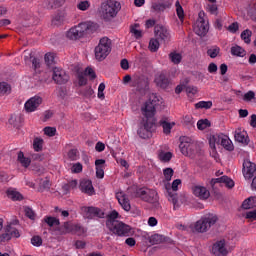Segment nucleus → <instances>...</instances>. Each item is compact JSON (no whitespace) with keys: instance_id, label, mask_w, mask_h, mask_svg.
I'll return each mask as SVG.
<instances>
[{"instance_id":"1","label":"nucleus","mask_w":256,"mask_h":256,"mask_svg":"<svg viewBox=\"0 0 256 256\" xmlns=\"http://www.w3.org/2000/svg\"><path fill=\"white\" fill-rule=\"evenodd\" d=\"M96 26L93 22H81L77 26H74L69 29L66 33V37L71 39L72 41H77V39H81V37H85L86 33H93L95 31Z\"/></svg>"},{"instance_id":"2","label":"nucleus","mask_w":256,"mask_h":256,"mask_svg":"<svg viewBox=\"0 0 256 256\" xmlns=\"http://www.w3.org/2000/svg\"><path fill=\"white\" fill-rule=\"evenodd\" d=\"M161 103L160 97L157 94H151L149 99L141 106L142 120L155 121V113L157 106Z\"/></svg>"},{"instance_id":"3","label":"nucleus","mask_w":256,"mask_h":256,"mask_svg":"<svg viewBox=\"0 0 256 256\" xmlns=\"http://www.w3.org/2000/svg\"><path fill=\"white\" fill-rule=\"evenodd\" d=\"M119 11H121V3L115 0H107L100 6V17L104 21H111V19L117 17Z\"/></svg>"},{"instance_id":"4","label":"nucleus","mask_w":256,"mask_h":256,"mask_svg":"<svg viewBox=\"0 0 256 256\" xmlns=\"http://www.w3.org/2000/svg\"><path fill=\"white\" fill-rule=\"evenodd\" d=\"M135 197H139L146 203H151L155 209H159L161 207V204H159V194L157 193V190L137 188L135 191Z\"/></svg>"},{"instance_id":"5","label":"nucleus","mask_w":256,"mask_h":256,"mask_svg":"<svg viewBox=\"0 0 256 256\" xmlns=\"http://www.w3.org/2000/svg\"><path fill=\"white\" fill-rule=\"evenodd\" d=\"M217 221H219L217 215L207 214L194 224V230L197 233H207V230L213 227Z\"/></svg>"},{"instance_id":"6","label":"nucleus","mask_w":256,"mask_h":256,"mask_svg":"<svg viewBox=\"0 0 256 256\" xmlns=\"http://www.w3.org/2000/svg\"><path fill=\"white\" fill-rule=\"evenodd\" d=\"M97 61H105L111 53V40L107 37L100 39L94 50Z\"/></svg>"},{"instance_id":"7","label":"nucleus","mask_w":256,"mask_h":256,"mask_svg":"<svg viewBox=\"0 0 256 256\" xmlns=\"http://www.w3.org/2000/svg\"><path fill=\"white\" fill-rule=\"evenodd\" d=\"M194 33L198 37H205L209 33V21L205 19V12L200 11L198 14V20L194 26Z\"/></svg>"},{"instance_id":"8","label":"nucleus","mask_w":256,"mask_h":256,"mask_svg":"<svg viewBox=\"0 0 256 256\" xmlns=\"http://www.w3.org/2000/svg\"><path fill=\"white\" fill-rule=\"evenodd\" d=\"M108 229L114 235H118V237H129V233H131V226L118 221V222H108Z\"/></svg>"},{"instance_id":"9","label":"nucleus","mask_w":256,"mask_h":256,"mask_svg":"<svg viewBox=\"0 0 256 256\" xmlns=\"http://www.w3.org/2000/svg\"><path fill=\"white\" fill-rule=\"evenodd\" d=\"M153 127H155V120H141L137 134L141 139H149V137H151Z\"/></svg>"},{"instance_id":"10","label":"nucleus","mask_w":256,"mask_h":256,"mask_svg":"<svg viewBox=\"0 0 256 256\" xmlns=\"http://www.w3.org/2000/svg\"><path fill=\"white\" fill-rule=\"evenodd\" d=\"M83 213H85L86 219H105V211L95 206H83Z\"/></svg>"},{"instance_id":"11","label":"nucleus","mask_w":256,"mask_h":256,"mask_svg":"<svg viewBox=\"0 0 256 256\" xmlns=\"http://www.w3.org/2000/svg\"><path fill=\"white\" fill-rule=\"evenodd\" d=\"M53 81L56 83V85H66V83H69V74L65 72V70L55 67L53 69V75H52Z\"/></svg>"},{"instance_id":"12","label":"nucleus","mask_w":256,"mask_h":256,"mask_svg":"<svg viewBox=\"0 0 256 256\" xmlns=\"http://www.w3.org/2000/svg\"><path fill=\"white\" fill-rule=\"evenodd\" d=\"M132 87L138 91H147L149 89V80L144 75H134L132 77Z\"/></svg>"},{"instance_id":"13","label":"nucleus","mask_w":256,"mask_h":256,"mask_svg":"<svg viewBox=\"0 0 256 256\" xmlns=\"http://www.w3.org/2000/svg\"><path fill=\"white\" fill-rule=\"evenodd\" d=\"M43 103V98L41 96H34L28 99L24 104V109L26 113H34L39 109V106Z\"/></svg>"},{"instance_id":"14","label":"nucleus","mask_w":256,"mask_h":256,"mask_svg":"<svg viewBox=\"0 0 256 256\" xmlns=\"http://www.w3.org/2000/svg\"><path fill=\"white\" fill-rule=\"evenodd\" d=\"M242 172L245 179H252L256 173V164L251 162V160H244Z\"/></svg>"},{"instance_id":"15","label":"nucleus","mask_w":256,"mask_h":256,"mask_svg":"<svg viewBox=\"0 0 256 256\" xmlns=\"http://www.w3.org/2000/svg\"><path fill=\"white\" fill-rule=\"evenodd\" d=\"M217 183H219L220 185L224 184L226 187H228V189H233V187H235V182L233 181V179L229 178V176H221L220 178H213L210 181L211 187H215Z\"/></svg>"},{"instance_id":"16","label":"nucleus","mask_w":256,"mask_h":256,"mask_svg":"<svg viewBox=\"0 0 256 256\" xmlns=\"http://www.w3.org/2000/svg\"><path fill=\"white\" fill-rule=\"evenodd\" d=\"M79 189L86 195H95V188H93V182L89 179H83L80 181Z\"/></svg>"},{"instance_id":"17","label":"nucleus","mask_w":256,"mask_h":256,"mask_svg":"<svg viewBox=\"0 0 256 256\" xmlns=\"http://www.w3.org/2000/svg\"><path fill=\"white\" fill-rule=\"evenodd\" d=\"M116 199L124 211H131V202H129L127 194L118 192L116 193Z\"/></svg>"},{"instance_id":"18","label":"nucleus","mask_w":256,"mask_h":256,"mask_svg":"<svg viewBox=\"0 0 256 256\" xmlns=\"http://www.w3.org/2000/svg\"><path fill=\"white\" fill-rule=\"evenodd\" d=\"M212 253L213 255H216V256L227 255L228 251H227V248L225 247V240H220L214 243L212 247Z\"/></svg>"},{"instance_id":"19","label":"nucleus","mask_w":256,"mask_h":256,"mask_svg":"<svg viewBox=\"0 0 256 256\" xmlns=\"http://www.w3.org/2000/svg\"><path fill=\"white\" fill-rule=\"evenodd\" d=\"M171 5H173L171 0H165L162 2L153 3L152 9L158 13H163V11H166V9H171Z\"/></svg>"},{"instance_id":"20","label":"nucleus","mask_w":256,"mask_h":256,"mask_svg":"<svg viewBox=\"0 0 256 256\" xmlns=\"http://www.w3.org/2000/svg\"><path fill=\"white\" fill-rule=\"evenodd\" d=\"M193 193L195 197H199V199H209L211 193L204 186H194Z\"/></svg>"},{"instance_id":"21","label":"nucleus","mask_w":256,"mask_h":256,"mask_svg":"<svg viewBox=\"0 0 256 256\" xmlns=\"http://www.w3.org/2000/svg\"><path fill=\"white\" fill-rule=\"evenodd\" d=\"M235 141L242 143V145H249V136L247 131L236 130L234 135Z\"/></svg>"},{"instance_id":"22","label":"nucleus","mask_w":256,"mask_h":256,"mask_svg":"<svg viewBox=\"0 0 256 256\" xmlns=\"http://www.w3.org/2000/svg\"><path fill=\"white\" fill-rule=\"evenodd\" d=\"M157 39L160 41H169V30L167 28L160 26L155 29Z\"/></svg>"},{"instance_id":"23","label":"nucleus","mask_w":256,"mask_h":256,"mask_svg":"<svg viewBox=\"0 0 256 256\" xmlns=\"http://www.w3.org/2000/svg\"><path fill=\"white\" fill-rule=\"evenodd\" d=\"M155 83L161 89H167L171 81H169V78L165 74H160L158 77H156Z\"/></svg>"},{"instance_id":"24","label":"nucleus","mask_w":256,"mask_h":256,"mask_svg":"<svg viewBox=\"0 0 256 256\" xmlns=\"http://www.w3.org/2000/svg\"><path fill=\"white\" fill-rule=\"evenodd\" d=\"M11 91H12L11 84L5 81L0 82V97L11 95Z\"/></svg>"},{"instance_id":"25","label":"nucleus","mask_w":256,"mask_h":256,"mask_svg":"<svg viewBox=\"0 0 256 256\" xmlns=\"http://www.w3.org/2000/svg\"><path fill=\"white\" fill-rule=\"evenodd\" d=\"M230 53L234 57H245L247 55V52L245 51V49H243V47L239 45L232 46Z\"/></svg>"},{"instance_id":"26","label":"nucleus","mask_w":256,"mask_h":256,"mask_svg":"<svg viewBox=\"0 0 256 256\" xmlns=\"http://www.w3.org/2000/svg\"><path fill=\"white\" fill-rule=\"evenodd\" d=\"M6 193L7 197L12 199V201H22L23 199V195H21V193L17 192L15 189L9 188Z\"/></svg>"},{"instance_id":"27","label":"nucleus","mask_w":256,"mask_h":256,"mask_svg":"<svg viewBox=\"0 0 256 256\" xmlns=\"http://www.w3.org/2000/svg\"><path fill=\"white\" fill-rule=\"evenodd\" d=\"M4 230L6 233H9L10 239H12V237H15L16 239H19V237H21L19 230L13 227V225L11 224H8L7 226H5Z\"/></svg>"},{"instance_id":"28","label":"nucleus","mask_w":256,"mask_h":256,"mask_svg":"<svg viewBox=\"0 0 256 256\" xmlns=\"http://www.w3.org/2000/svg\"><path fill=\"white\" fill-rule=\"evenodd\" d=\"M256 207V197L251 196L247 199H245L242 203V209H254Z\"/></svg>"},{"instance_id":"29","label":"nucleus","mask_w":256,"mask_h":256,"mask_svg":"<svg viewBox=\"0 0 256 256\" xmlns=\"http://www.w3.org/2000/svg\"><path fill=\"white\" fill-rule=\"evenodd\" d=\"M160 127L163 128V133H165V135H169V133H171V130L173 129V127H175V122H167V120H160Z\"/></svg>"},{"instance_id":"30","label":"nucleus","mask_w":256,"mask_h":256,"mask_svg":"<svg viewBox=\"0 0 256 256\" xmlns=\"http://www.w3.org/2000/svg\"><path fill=\"white\" fill-rule=\"evenodd\" d=\"M17 161H19V163L22 165V167H25V169L31 165V158L25 157V154L21 151L18 153Z\"/></svg>"},{"instance_id":"31","label":"nucleus","mask_w":256,"mask_h":256,"mask_svg":"<svg viewBox=\"0 0 256 256\" xmlns=\"http://www.w3.org/2000/svg\"><path fill=\"white\" fill-rule=\"evenodd\" d=\"M163 241H165V236L161 234H154L149 237V243H151V245H159L163 243Z\"/></svg>"},{"instance_id":"32","label":"nucleus","mask_w":256,"mask_h":256,"mask_svg":"<svg viewBox=\"0 0 256 256\" xmlns=\"http://www.w3.org/2000/svg\"><path fill=\"white\" fill-rule=\"evenodd\" d=\"M221 145L226 149V151H233V149H235V146H233V142L227 136L221 138Z\"/></svg>"},{"instance_id":"33","label":"nucleus","mask_w":256,"mask_h":256,"mask_svg":"<svg viewBox=\"0 0 256 256\" xmlns=\"http://www.w3.org/2000/svg\"><path fill=\"white\" fill-rule=\"evenodd\" d=\"M160 43L158 38H152L149 41L148 49L151 53H157L159 51Z\"/></svg>"},{"instance_id":"34","label":"nucleus","mask_w":256,"mask_h":256,"mask_svg":"<svg viewBox=\"0 0 256 256\" xmlns=\"http://www.w3.org/2000/svg\"><path fill=\"white\" fill-rule=\"evenodd\" d=\"M175 8L178 19L183 23V20L185 19V11L183 10V6H181L179 0L176 1Z\"/></svg>"},{"instance_id":"35","label":"nucleus","mask_w":256,"mask_h":256,"mask_svg":"<svg viewBox=\"0 0 256 256\" xmlns=\"http://www.w3.org/2000/svg\"><path fill=\"white\" fill-rule=\"evenodd\" d=\"M119 217V212L117 210H113L106 216V227H108V223H119L116 219Z\"/></svg>"},{"instance_id":"36","label":"nucleus","mask_w":256,"mask_h":256,"mask_svg":"<svg viewBox=\"0 0 256 256\" xmlns=\"http://www.w3.org/2000/svg\"><path fill=\"white\" fill-rule=\"evenodd\" d=\"M44 221L47 223L49 227H59V225H61L59 219L52 216L44 217Z\"/></svg>"},{"instance_id":"37","label":"nucleus","mask_w":256,"mask_h":256,"mask_svg":"<svg viewBox=\"0 0 256 256\" xmlns=\"http://www.w3.org/2000/svg\"><path fill=\"white\" fill-rule=\"evenodd\" d=\"M169 59L174 65H179L183 61V56L177 52H171L169 54Z\"/></svg>"},{"instance_id":"38","label":"nucleus","mask_w":256,"mask_h":256,"mask_svg":"<svg viewBox=\"0 0 256 256\" xmlns=\"http://www.w3.org/2000/svg\"><path fill=\"white\" fill-rule=\"evenodd\" d=\"M74 227H75V224H72L70 222H65L63 227L60 228V233L62 235H66V233H73Z\"/></svg>"},{"instance_id":"39","label":"nucleus","mask_w":256,"mask_h":256,"mask_svg":"<svg viewBox=\"0 0 256 256\" xmlns=\"http://www.w3.org/2000/svg\"><path fill=\"white\" fill-rule=\"evenodd\" d=\"M212 107V101H199L195 104V109H211Z\"/></svg>"},{"instance_id":"40","label":"nucleus","mask_w":256,"mask_h":256,"mask_svg":"<svg viewBox=\"0 0 256 256\" xmlns=\"http://www.w3.org/2000/svg\"><path fill=\"white\" fill-rule=\"evenodd\" d=\"M159 159L163 163H169V161H171V159H173V153H171V152H160Z\"/></svg>"},{"instance_id":"41","label":"nucleus","mask_w":256,"mask_h":256,"mask_svg":"<svg viewBox=\"0 0 256 256\" xmlns=\"http://www.w3.org/2000/svg\"><path fill=\"white\" fill-rule=\"evenodd\" d=\"M63 21H65V13L63 12L57 13L52 19L54 25H61Z\"/></svg>"},{"instance_id":"42","label":"nucleus","mask_w":256,"mask_h":256,"mask_svg":"<svg viewBox=\"0 0 256 256\" xmlns=\"http://www.w3.org/2000/svg\"><path fill=\"white\" fill-rule=\"evenodd\" d=\"M220 52H221V48L214 46L213 48H210L207 50V55L211 59H215L219 55Z\"/></svg>"},{"instance_id":"43","label":"nucleus","mask_w":256,"mask_h":256,"mask_svg":"<svg viewBox=\"0 0 256 256\" xmlns=\"http://www.w3.org/2000/svg\"><path fill=\"white\" fill-rule=\"evenodd\" d=\"M251 35H253V33L251 32V30L246 29L241 33V39L242 41H244L245 43L249 44L251 43Z\"/></svg>"},{"instance_id":"44","label":"nucleus","mask_w":256,"mask_h":256,"mask_svg":"<svg viewBox=\"0 0 256 256\" xmlns=\"http://www.w3.org/2000/svg\"><path fill=\"white\" fill-rule=\"evenodd\" d=\"M78 85L79 87H83L87 85V76L83 72L77 73Z\"/></svg>"},{"instance_id":"45","label":"nucleus","mask_w":256,"mask_h":256,"mask_svg":"<svg viewBox=\"0 0 256 256\" xmlns=\"http://www.w3.org/2000/svg\"><path fill=\"white\" fill-rule=\"evenodd\" d=\"M207 127H211V122H209L208 119L199 120L197 122V128L199 131H204V129H207Z\"/></svg>"},{"instance_id":"46","label":"nucleus","mask_w":256,"mask_h":256,"mask_svg":"<svg viewBox=\"0 0 256 256\" xmlns=\"http://www.w3.org/2000/svg\"><path fill=\"white\" fill-rule=\"evenodd\" d=\"M33 148L34 151H42L43 150V139L42 138H35L33 141Z\"/></svg>"},{"instance_id":"47","label":"nucleus","mask_w":256,"mask_h":256,"mask_svg":"<svg viewBox=\"0 0 256 256\" xmlns=\"http://www.w3.org/2000/svg\"><path fill=\"white\" fill-rule=\"evenodd\" d=\"M188 147H190V142H187V141H182L179 145V149L182 155H185L186 157L189 156V152L187 151Z\"/></svg>"},{"instance_id":"48","label":"nucleus","mask_w":256,"mask_h":256,"mask_svg":"<svg viewBox=\"0 0 256 256\" xmlns=\"http://www.w3.org/2000/svg\"><path fill=\"white\" fill-rule=\"evenodd\" d=\"M51 187V182L49 180L41 179L39 182V189L38 191L43 192Z\"/></svg>"},{"instance_id":"49","label":"nucleus","mask_w":256,"mask_h":256,"mask_svg":"<svg viewBox=\"0 0 256 256\" xmlns=\"http://www.w3.org/2000/svg\"><path fill=\"white\" fill-rule=\"evenodd\" d=\"M95 91H93V88L91 87H86L82 90H80V95H83V97H93Z\"/></svg>"},{"instance_id":"50","label":"nucleus","mask_w":256,"mask_h":256,"mask_svg":"<svg viewBox=\"0 0 256 256\" xmlns=\"http://www.w3.org/2000/svg\"><path fill=\"white\" fill-rule=\"evenodd\" d=\"M89 7H91V2L87 0L81 1L80 3L77 4V9H79V11H87Z\"/></svg>"},{"instance_id":"51","label":"nucleus","mask_w":256,"mask_h":256,"mask_svg":"<svg viewBox=\"0 0 256 256\" xmlns=\"http://www.w3.org/2000/svg\"><path fill=\"white\" fill-rule=\"evenodd\" d=\"M44 60L48 66L53 65V63L55 62V54H53L51 52L46 53L44 56Z\"/></svg>"},{"instance_id":"52","label":"nucleus","mask_w":256,"mask_h":256,"mask_svg":"<svg viewBox=\"0 0 256 256\" xmlns=\"http://www.w3.org/2000/svg\"><path fill=\"white\" fill-rule=\"evenodd\" d=\"M68 158L70 159V161H77V159H79V151L77 149L69 150Z\"/></svg>"},{"instance_id":"53","label":"nucleus","mask_w":256,"mask_h":256,"mask_svg":"<svg viewBox=\"0 0 256 256\" xmlns=\"http://www.w3.org/2000/svg\"><path fill=\"white\" fill-rule=\"evenodd\" d=\"M31 244L34 247H41L43 245V239L41 238V236H33L31 238Z\"/></svg>"},{"instance_id":"54","label":"nucleus","mask_w":256,"mask_h":256,"mask_svg":"<svg viewBox=\"0 0 256 256\" xmlns=\"http://www.w3.org/2000/svg\"><path fill=\"white\" fill-rule=\"evenodd\" d=\"M173 174L174 171L172 170V168H166L163 170V175L166 181H171V179H173Z\"/></svg>"},{"instance_id":"55","label":"nucleus","mask_w":256,"mask_h":256,"mask_svg":"<svg viewBox=\"0 0 256 256\" xmlns=\"http://www.w3.org/2000/svg\"><path fill=\"white\" fill-rule=\"evenodd\" d=\"M55 133H57V129L53 127H45L44 128V134L47 135L48 137H55Z\"/></svg>"},{"instance_id":"56","label":"nucleus","mask_w":256,"mask_h":256,"mask_svg":"<svg viewBox=\"0 0 256 256\" xmlns=\"http://www.w3.org/2000/svg\"><path fill=\"white\" fill-rule=\"evenodd\" d=\"M83 73L85 74L86 77L87 76L90 77V79H96L97 78V75L95 74V71L91 67H87Z\"/></svg>"},{"instance_id":"57","label":"nucleus","mask_w":256,"mask_h":256,"mask_svg":"<svg viewBox=\"0 0 256 256\" xmlns=\"http://www.w3.org/2000/svg\"><path fill=\"white\" fill-rule=\"evenodd\" d=\"M253 99H255V92L252 90L248 91L243 96V101H246V102L253 101Z\"/></svg>"},{"instance_id":"58","label":"nucleus","mask_w":256,"mask_h":256,"mask_svg":"<svg viewBox=\"0 0 256 256\" xmlns=\"http://www.w3.org/2000/svg\"><path fill=\"white\" fill-rule=\"evenodd\" d=\"M72 173H81L83 171V164L82 163H75L71 168Z\"/></svg>"},{"instance_id":"59","label":"nucleus","mask_w":256,"mask_h":256,"mask_svg":"<svg viewBox=\"0 0 256 256\" xmlns=\"http://www.w3.org/2000/svg\"><path fill=\"white\" fill-rule=\"evenodd\" d=\"M103 91H105V83H100L98 86V99H105Z\"/></svg>"},{"instance_id":"60","label":"nucleus","mask_w":256,"mask_h":256,"mask_svg":"<svg viewBox=\"0 0 256 256\" xmlns=\"http://www.w3.org/2000/svg\"><path fill=\"white\" fill-rule=\"evenodd\" d=\"M72 233H77L78 235H83L85 233V228L79 224H74L73 232Z\"/></svg>"},{"instance_id":"61","label":"nucleus","mask_w":256,"mask_h":256,"mask_svg":"<svg viewBox=\"0 0 256 256\" xmlns=\"http://www.w3.org/2000/svg\"><path fill=\"white\" fill-rule=\"evenodd\" d=\"M24 211L28 219H32V220L35 219V212L33 211V209H31L30 207H26Z\"/></svg>"},{"instance_id":"62","label":"nucleus","mask_w":256,"mask_h":256,"mask_svg":"<svg viewBox=\"0 0 256 256\" xmlns=\"http://www.w3.org/2000/svg\"><path fill=\"white\" fill-rule=\"evenodd\" d=\"M227 29L230 33H237V31H239V23L234 22L230 24Z\"/></svg>"},{"instance_id":"63","label":"nucleus","mask_w":256,"mask_h":256,"mask_svg":"<svg viewBox=\"0 0 256 256\" xmlns=\"http://www.w3.org/2000/svg\"><path fill=\"white\" fill-rule=\"evenodd\" d=\"M168 201H170V203H173L174 209H177V207H179V205H177L178 203L177 195L169 194Z\"/></svg>"},{"instance_id":"64","label":"nucleus","mask_w":256,"mask_h":256,"mask_svg":"<svg viewBox=\"0 0 256 256\" xmlns=\"http://www.w3.org/2000/svg\"><path fill=\"white\" fill-rule=\"evenodd\" d=\"M246 219H252V221H256V210L247 212Z\"/></svg>"}]
</instances>
